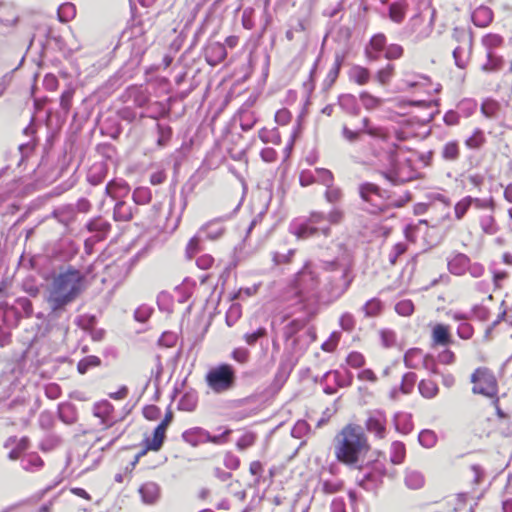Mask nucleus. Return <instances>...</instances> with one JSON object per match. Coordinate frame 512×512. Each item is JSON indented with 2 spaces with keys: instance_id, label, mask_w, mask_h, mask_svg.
Segmentation results:
<instances>
[{
  "instance_id": "nucleus-58",
  "label": "nucleus",
  "mask_w": 512,
  "mask_h": 512,
  "mask_svg": "<svg viewBox=\"0 0 512 512\" xmlns=\"http://www.w3.org/2000/svg\"><path fill=\"white\" fill-rule=\"evenodd\" d=\"M499 110V104L495 100L487 99L481 105V112L488 118L496 116Z\"/></svg>"
},
{
  "instance_id": "nucleus-59",
  "label": "nucleus",
  "mask_w": 512,
  "mask_h": 512,
  "mask_svg": "<svg viewBox=\"0 0 512 512\" xmlns=\"http://www.w3.org/2000/svg\"><path fill=\"white\" fill-rule=\"evenodd\" d=\"M75 14V7L72 3H64L58 8V18L61 22H67Z\"/></svg>"
},
{
  "instance_id": "nucleus-31",
  "label": "nucleus",
  "mask_w": 512,
  "mask_h": 512,
  "mask_svg": "<svg viewBox=\"0 0 512 512\" xmlns=\"http://www.w3.org/2000/svg\"><path fill=\"white\" fill-rule=\"evenodd\" d=\"M349 77L358 85H365L370 79V72L367 68L355 65L350 69Z\"/></svg>"
},
{
  "instance_id": "nucleus-45",
  "label": "nucleus",
  "mask_w": 512,
  "mask_h": 512,
  "mask_svg": "<svg viewBox=\"0 0 512 512\" xmlns=\"http://www.w3.org/2000/svg\"><path fill=\"white\" fill-rule=\"evenodd\" d=\"M324 197L328 203L335 206L338 203H340L343 198L342 189L337 186H334L333 184L326 186Z\"/></svg>"
},
{
  "instance_id": "nucleus-37",
  "label": "nucleus",
  "mask_w": 512,
  "mask_h": 512,
  "mask_svg": "<svg viewBox=\"0 0 512 512\" xmlns=\"http://www.w3.org/2000/svg\"><path fill=\"white\" fill-rule=\"evenodd\" d=\"M406 456L405 445L400 441H395L391 444L390 461L395 464L403 463Z\"/></svg>"
},
{
  "instance_id": "nucleus-12",
  "label": "nucleus",
  "mask_w": 512,
  "mask_h": 512,
  "mask_svg": "<svg viewBox=\"0 0 512 512\" xmlns=\"http://www.w3.org/2000/svg\"><path fill=\"white\" fill-rule=\"evenodd\" d=\"M138 492L141 496L142 502L146 505H153L157 503L161 497V488L153 481L143 483L139 487Z\"/></svg>"
},
{
  "instance_id": "nucleus-1",
  "label": "nucleus",
  "mask_w": 512,
  "mask_h": 512,
  "mask_svg": "<svg viewBox=\"0 0 512 512\" xmlns=\"http://www.w3.org/2000/svg\"><path fill=\"white\" fill-rule=\"evenodd\" d=\"M339 250H343L342 256L333 260L322 259L321 268L327 274L324 279L321 297L332 302L339 299L350 287L354 276L352 275V262L349 255H345L343 244H336Z\"/></svg>"
},
{
  "instance_id": "nucleus-50",
  "label": "nucleus",
  "mask_w": 512,
  "mask_h": 512,
  "mask_svg": "<svg viewBox=\"0 0 512 512\" xmlns=\"http://www.w3.org/2000/svg\"><path fill=\"white\" fill-rule=\"evenodd\" d=\"M472 206L479 210H487L488 212L495 211V201L493 197L477 198L472 197Z\"/></svg>"
},
{
  "instance_id": "nucleus-9",
  "label": "nucleus",
  "mask_w": 512,
  "mask_h": 512,
  "mask_svg": "<svg viewBox=\"0 0 512 512\" xmlns=\"http://www.w3.org/2000/svg\"><path fill=\"white\" fill-rule=\"evenodd\" d=\"M360 198L371 206L369 210L375 213L384 206L386 191L382 190L378 185L371 182H364L358 188Z\"/></svg>"
},
{
  "instance_id": "nucleus-34",
  "label": "nucleus",
  "mask_w": 512,
  "mask_h": 512,
  "mask_svg": "<svg viewBox=\"0 0 512 512\" xmlns=\"http://www.w3.org/2000/svg\"><path fill=\"white\" fill-rule=\"evenodd\" d=\"M267 337V329L263 326L244 333L243 339L248 346L256 345L261 339Z\"/></svg>"
},
{
  "instance_id": "nucleus-7",
  "label": "nucleus",
  "mask_w": 512,
  "mask_h": 512,
  "mask_svg": "<svg viewBox=\"0 0 512 512\" xmlns=\"http://www.w3.org/2000/svg\"><path fill=\"white\" fill-rule=\"evenodd\" d=\"M49 312L45 317L46 330L56 329L62 335H66L69 329V320L71 314L68 311V304L51 301L46 299Z\"/></svg>"
},
{
  "instance_id": "nucleus-40",
  "label": "nucleus",
  "mask_w": 512,
  "mask_h": 512,
  "mask_svg": "<svg viewBox=\"0 0 512 512\" xmlns=\"http://www.w3.org/2000/svg\"><path fill=\"white\" fill-rule=\"evenodd\" d=\"M504 42V39L499 34L489 33L483 36L481 43L487 50V52H493L494 49L500 47Z\"/></svg>"
},
{
  "instance_id": "nucleus-64",
  "label": "nucleus",
  "mask_w": 512,
  "mask_h": 512,
  "mask_svg": "<svg viewBox=\"0 0 512 512\" xmlns=\"http://www.w3.org/2000/svg\"><path fill=\"white\" fill-rule=\"evenodd\" d=\"M393 71L394 66L391 64H388L386 67L380 69L376 74L378 82L382 85L387 84L393 76Z\"/></svg>"
},
{
  "instance_id": "nucleus-51",
  "label": "nucleus",
  "mask_w": 512,
  "mask_h": 512,
  "mask_svg": "<svg viewBox=\"0 0 512 512\" xmlns=\"http://www.w3.org/2000/svg\"><path fill=\"white\" fill-rule=\"evenodd\" d=\"M421 356L419 348H411L404 355V364L407 368L415 369L418 367V358Z\"/></svg>"
},
{
  "instance_id": "nucleus-43",
  "label": "nucleus",
  "mask_w": 512,
  "mask_h": 512,
  "mask_svg": "<svg viewBox=\"0 0 512 512\" xmlns=\"http://www.w3.org/2000/svg\"><path fill=\"white\" fill-rule=\"evenodd\" d=\"M101 365V359L97 356H86L82 358L77 364V370L80 374H85L89 369Z\"/></svg>"
},
{
  "instance_id": "nucleus-26",
  "label": "nucleus",
  "mask_w": 512,
  "mask_h": 512,
  "mask_svg": "<svg viewBox=\"0 0 512 512\" xmlns=\"http://www.w3.org/2000/svg\"><path fill=\"white\" fill-rule=\"evenodd\" d=\"M44 461L37 453H29L21 458V466L25 471L35 472L40 470Z\"/></svg>"
},
{
  "instance_id": "nucleus-28",
  "label": "nucleus",
  "mask_w": 512,
  "mask_h": 512,
  "mask_svg": "<svg viewBox=\"0 0 512 512\" xmlns=\"http://www.w3.org/2000/svg\"><path fill=\"white\" fill-rule=\"evenodd\" d=\"M128 191V185L124 181L112 180L108 182L105 187V194L112 199H117L118 197L127 194Z\"/></svg>"
},
{
  "instance_id": "nucleus-48",
  "label": "nucleus",
  "mask_w": 512,
  "mask_h": 512,
  "mask_svg": "<svg viewBox=\"0 0 512 512\" xmlns=\"http://www.w3.org/2000/svg\"><path fill=\"white\" fill-rule=\"evenodd\" d=\"M419 443L425 448H432L437 442V435L432 430H422L418 436Z\"/></svg>"
},
{
  "instance_id": "nucleus-22",
  "label": "nucleus",
  "mask_w": 512,
  "mask_h": 512,
  "mask_svg": "<svg viewBox=\"0 0 512 512\" xmlns=\"http://www.w3.org/2000/svg\"><path fill=\"white\" fill-rule=\"evenodd\" d=\"M0 313H2V318L5 324L10 327H16L21 319V314L18 311V308L14 305H9L4 303L0 306Z\"/></svg>"
},
{
  "instance_id": "nucleus-16",
  "label": "nucleus",
  "mask_w": 512,
  "mask_h": 512,
  "mask_svg": "<svg viewBox=\"0 0 512 512\" xmlns=\"http://www.w3.org/2000/svg\"><path fill=\"white\" fill-rule=\"evenodd\" d=\"M470 259L462 253H457L448 261V269L454 275H463L468 269Z\"/></svg>"
},
{
  "instance_id": "nucleus-52",
  "label": "nucleus",
  "mask_w": 512,
  "mask_h": 512,
  "mask_svg": "<svg viewBox=\"0 0 512 512\" xmlns=\"http://www.w3.org/2000/svg\"><path fill=\"white\" fill-rule=\"evenodd\" d=\"M360 100L367 110H374L382 104V99L375 97L368 92L360 93Z\"/></svg>"
},
{
  "instance_id": "nucleus-6",
  "label": "nucleus",
  "mask_w": 512,
  "mask_h": 512,
  "mask_svg": "<svg viewBox=\"0 0 512 512\" xmlns=\"http://www.w3.org/2000/svg\"><path fill=\"white\" fill-rule=\"evenodd\" d=\"M205 380L213 392L223 393L234 387L236 381L235 370L229 364H220L207 372Z\"/></svg>"
},
{
  "instance_id": "nucleus-25",
  "label": "nucleus",
  "mask_w": 512,
  "mask_h": 512,
  "mask_svg": "<svg viewBox=\"0 0 512 512\" xmlns=\"http://www.w3.org/2000/svg\"><path fill=\"white\" fill-rule=\"evenodd\" d=\"M329 375L334 376V381L340 388L349 387L353 383V374L348 369H345L344 372L339 370L328 371L323 375V379L327 378Z\"/></svg>"
},
{
  "instance_id": "nucleus-46",
  "label": "nucleus",
  "mask_w": 512,
  "mask_h": 512,
  "mask_svg": "<svg viewBox=\"0 0 512 512\" xmlns=\"http://www.w3.org/2000/svg\"><path fill=\"white\" fill-rule=\"evenodd\" d=\"M14 306L18 308V311L21 314V318H30L33 314L32 302L26 297H18L15 300Z\"/></svg>"
},
{
  "instance_id": "nucleus-8",
  "label": "nucleus",
  "mask_w": 512,
  "mask_h": 512,
  "mask_svg": "<svg viewBox=\"0 0 512 512\" xmlns=\"http://www.w3.org/2000/svg\"><path fill=\"white\" fill-rule=\"evenodd\" d=\"M471 382L474 383L472 391L474 394H481L486 397H494L497 394V382L495 377L485 368H478L471 375Z\"/></svg>"
},
{
  "instance_id": "nucleus-33",
  "label": "nucleus",
  "mask_w": 512,
  "mask_h": 512,
  "mask_svg": "<svg viewBox=\"0 0 512 512\" xmlns=\"http://www.w3.org/2000/svg\"><path fill=\"white\" fill-rule=\"evenodd\" d=\"M340 107L351 115H358L360 108L357 104L356 98L353 95L346 94L339 97Z\"/></svg>"
},
{
  "instance_id": "nucleus-2",
  "label": "nucleus",
  "mask_w": 512,
  "mask_h": 512,
  "mask_svg": "<svg viewBox=\"0 0 512 512\" xmlns=\"http://www.w3.org/2000/svg\"><path fill=\"white\" fill-rule=\"evenodd\" d=\"M369 449L367 437L358 425H346L334 438L336 459L349 467H358Z\"/></svg>"
},
{
  "instance_id": "nucleus-23",
  "label": "nucleus",
  "mask_w": 512,
  "mask_h": 512,
  "mask_svg": "<svg viewBox=\"0 0 512 512\" xmlns=\"http://www.w3.org/2000/svg\"><path fill=\"white\" fill-rule=\"evenodd\" d=\"M208 437V431L196 427L190 430L185 431L182 434V438L185 442L189 443L192 446H197L200 443H205Z\"/></svg>"
},
{
  "instance_id": "nucleus-35",
  "label": "nucleus",
  "mask_w": 512,
  "mask_h": 512,
  "mask_svg": "<svg viewBox=\"0 0 512 512\" xmlns=\"http://www.w3.org/2000/svg\"><path fill=\"white\" fill-rule=\"evenodd\" d=\"M52 215L59 223L63 224L65 227H68L75 218L74 210L71 207L57 209L53 212Z\"/></svg>"
},
{
  "instance_id": "nucleus-10",
  "label": "nucleus",
  "mask_w": 512,
  "mask_h": 512,
  "mask_svg": "<svg viewBox=\"0 0 512 512\" xmlns=\"http://www.w3.org/2000/svg\"><path fill=\"white\" fill-rule=\"evenodd\" d=\"M366 430L377 438L383 439L386 435V418L383 413H372L365 422Z\"/></svg>"
},
{
  "instance_id": "nucleus-56",
  "label": "nucleus",
  "mask_w": 512,
  "mask_h": 512,
  "mask_svg": "<svg viewBox=\"0 0 512 512\" xmlns=\"http://www.w3.org/2000/svg\"><path fill=\"white\" fill-rule=\"evenodd\" d=\"M306 322L300 319H294L284 327V336L286 339L293 337L298 331H300Z\"/></svg>"
},
{
  "instance_id": "nucleus-49",
  "label": "nucleus",
  "mask_w": 512,
  "mask_h": 512,
  "mask_svg": "<svg viewBox=\"0 0 512 512\" xmlns=\"http://www.w3.org/2000/svg\"><path fill=\"white\" fill-rule=\"evenodd\" d=\"M259 138L263 143H280V134L277 129L262 128L259 131Z\"/></svg>"
},
{
  "instance_id": "nucleus-53",
  "label": "nucleus",
  "mask_w": 512,
  "mask_h": 512,
  "mask_svg": "<svg viewBox=\"0 0 512 512\" xmlns=\"http://www.w3.org/2000/svg\"><path fill=\"white\" fill-rule=\"evenodd\" d=\"M377 482V477L372 473H365L362 477L357 479L358 485L367 491L374 490L377 486Z\"/></svg>"
},
{
  "instance_id": "nucleus-36",
  "label": "nucleus",
  "mask_w": 512,
  "mask_h": 512,
  "mask_svg": "<svg viewBox=\"0 0 512 512\" xmlns=\"http://www.w3.org/2000/svg\"><path fill=\"white\" fill-rule=\"evenodd\" d=\"M487 61L481 67L484 72H495L502 68L503 58L494 52H487Z\"/></svg>"
},
{
  "instance_id": "nucleus-18",
  "label": "nucleus",
  "mask_w": 512,
  "mask_h": 512,
  "mask_svg": "<svg viewBox=\"0 0 512 512\" xmlns=\"http://www.w3.org/2000/svg\"><path fill=\"white\" fill-rule=\"evenodd\" d=\"M452 342L448 326L436 324L432 330L433 346H447Z\"/></svg>"
},
{
  "instance_id": "nucleus-41",
  "label": "nucleus",
  "mask_w": 512,
  "mask_h": 512,
  "mask_svg": "<svg viewBox=\"0 0 512 512\" xmlns=\"http://www.w3.org/2000/svg\"><path fill=\"white\" fill-rule=\"evenodd\" d=\"M485 142L486 137L483 130L477 128L474 130L473 134L465 140V145L469 149H479L484 145Z\"/></svg>"
},
{
  "instance_id": "nucleus-13",
  "label": "nucleus",
  "mask_w": 512,
  "mask_h": 512,
  "mask_svg": "<svg viewBox=\"0 0 512 512\" xmlns=\"http://www.w3.org/2000/svg\"><path fill=\"white\" fill-rule=\"evenodd\" d=\"M126 275V267L123 263L113 262L104 268L102 283L118 284Z\"/></svg>"
},
{
  "instance_id": "nucleus-19",
  "label": "nucleus",
  "mask_w": 512,
  "mask_h": 512,
  "mask_svg": "<svg viewBox=\"0 0 512 512\" xmlns=\"http://www.w3.org/2000/svg\"><path fill=\"white\" fill-rule=\"evenodd\" d=\"M471 19L475 26L486 27L493 20V12L487 6H480L473 11Z\"/></svg>"
},
{
  "instance_id": "nucleus-30",
  "label": "nucleus",
  "mask_w": 512,
  "mask_h": 512,
  "mask_svg": "<svg viewBox=\"0 0 512 512\" xmlns=\"http://www.w3.org/2000/svg\"><path fill=\"white\" fill-rule=\"evenodd\" d=\"M133 215L132 206L124 201L115 204L113 217L116 221H129Z\"/></svg>"
},
{
  "instance_id": "nucleus-15",
  "label": "nucleus",
  "mask_w": 512,
  "mask_h": 512,
  "mask_svg": "<svg viewBox=\"0 0 512 512\" xmlns=\"http://www.w3.org/2000/svg\"><path fill=\"white\" fill-rule=\"evenodd\" d=\"M165 433H166V430L163 429L162 426H157L154 429L152 439H150V438L145 439L146 448L136 456L135 461L133 462V465L138 461L140 456H142L146 453L147 450L158 451L163 445V442L165 439Z\"/></svg>"
},
{
  "instance_id": "nucleus-11",
  "label": "nucleus",
  "mask_w": 512,
  "mask_h": 512,
  "mask_svg": "<svg viewBox=\"0 0 512 512\" xmlns=\"http://www.w3.org/2000/svg\"><path fill=\"white\" fill-rule=\"evenodd\" d=\"M114 408L112 404L107 401L97 402L93 406V415L100 419L101 424L104 428H109L115 423V419L113 418Z\"/></svg>"
},
{
  "instance_id": "nucleus-5",
  "label": "nucleus",
  "mask_w": 512,
  "mask_h": 512,
  "mask_svg": "<svg viewBox=\"0 0 512 512\" xmlns=\"http://www.w3.org/2000/svg\"><path fill=\"white\" fill-rule=\"evenodd\" d=\"M320 285L319 275L312 261L307 260L302 268L294 275L291 281V288L294 294L301 300L306 301L313 297H321L317 289Z\"/></svg>"
},
{
  "instance_id": "nucleus-57",
  "label": "nucleus",
  "mask_w": 512,
  "mask_h": 512,
  "mask_svg": "<svg viewBox=\"0 0 512 512\" xmlns=\"http://www.w3.org/2000/svg\"><path fill=\"white\" fill-rule=\"evenodd\" d=\"M75 90L74 88H68L65 91L62 92L60 97V106L64 113L67 115L71 109L72 106V99L74 96Z\"/></svg>"
},
{
  "instance_id": "nucleus-20",
  "label": "nucleus",
  "mask_w": 512,
  "mask_h": 512,
  "mask_svg": "<svg viewBox=\"0 0 512 512\" xmlns=\"http://www.w3.org/2000/svg\"><path fill=\"white\" fill-rule=\"evenodd\" d=\"M404 483L409 489H421L425 484V477L422 472L412 468H407L405 470Z\"/></svg>"
},
{
  "instance_id": "nucleus-32",
  "label": "nucleus",
  "mask_w": 512,
  "mask_h": 512,
  "mask_svg": "<svg viewBox=\"0 0 512 512\" xmlns=\"http://www.w3.org/2000/svg\"><path fill=\"white\" fill-rule=\"evenodd\" d=\"M493 214L494 212L483 214L479 219V224L482 231L488 235H494L498 231V227Z\"/></svg>"
},
{
  "instance_id": "nucleus-47",
  "label": "nucleus",
  "mask_w": 512,
  "mask_h": 512,
  "mask_svg": "<svg viewBox=\"0 0 512 512\" xmlns=\"http://www.w3.org/2000/svg\"><path fill=\"white\" fill-rule=\"evenodd\" d=\"M472 206V196H466L459 200L454 206V215L457 220H461Z\"/></svg>"
},
{
  "instance_id": "nucleus-62",
  "label": "nucleus",
  "mask_w": 512,
  "mask_h": 512,
  "mask_svg": "<svg viewBox=\"0 0 512 512\" xmlns=\"http://www.w3.org/2000/svg\"><path fill=\"white\" fill-rule=\"evenodd\" d=\"M343 61H344V56L340 55V54H336L334 64L327 75V80H329L330 83H333L337 79L340 69H341V66L343 64Z\"/></svg>"
},
{
  "instance_id": "nucleus-63",
  "label": "nucleus",
  "mask_w": 512,
  "mask_h": 512,
  "mask_svg": "<svg viewBox=\"0 0 512 512\" xmlns=\"http://www.w3.org/2000/svg\"><path fill=\"white\" fill-rule=\"evenodd\" d=\"M386 45V37L382 33H378L374 35L370 41L367 47L372 48L375 52H381Z\"/></svg>"
},
{
  "instance_id": "nucleus-55",
  "label": "nucleus",
  "mask_w": 512,
  "mask_h": 512,
  "mask_svg": "<svg viewBox=\"0 0 512 512\" xmlns=\"http://www.w3.org/2000/svg\"><path fill=\"white\" fill-rule=\"evenodd\" d=\"M417 381V375L413 372L405 373L402 377L400 390L404 394L410 393Z\"/></svg>"
},
{
  "instance_id": "nucleus-27",
  "label": "nucleus",
  "mask_w": 512,
  "mask_h": 512,
  "mask_svg": "<svg viewBox=\"0 0 512 512\" xmlns=\"http://www.w3.org/2000/svg\"><path fill=\"white\" fill-rule=\"evenodd\" d=\"M58 417L59 419L68 425L76 422L77 415L73 404L65 402L58 405Z\"/></svg>"
},
{
  "instance_id": "nucleus-54",
  "label": "nucleus",
  "mask_w": 512,
  "mask_h": 512,
  "mask_svg": "<svg viewBox=\"0 0 512 512\" xmlns=\"http://www.w3.org/2000/svg\"><path fill=\"white\" fill-rule=\"evenodd\" d=\"M363 310L367 317L377 316L382 310V303L377 298L370 299L363 306Z\"/></svg>"
},
{
  "instance_id": "nucleus-24",
  "label": "nucleus",
  "mask_w": 512,
  "mask_h": 512,
  "mask_svg": "<svg viewBox=\"0 0 512 512\" xmlns=\"http://www.w3.org/2000/svg\"><path fill=\"white\" fill-rule=\"evenodd\" d=\"M225 231L224 226L220 223V220H213L202 226L200 233H204L206 238L210 240L219 239Z\"/></svg>"
},
{
  "instance_id": "nucleus-29",
  "label": "nucleus",
  "mask_w": 512,
  "mask_h": 512,
  "mask_svg": "<svg viewBox=\"0 0 512 512\" xmlns=\"http://www.w3.org/2000/svg\"><path fill=\"white\" fill-rule=\"evenodd\" d=\"M363 127L360 129L361 133H365L373 138H379L382 140H387L388 134L385 128L380 126H372L370 125L369 118L365 117L362 120Z\"/></svg>"
},
{
  "instance_id": "nucleus-4",
  "label": "nucleus",
  "mask_w": 512,
  "mask_h": 512,
  "mask_svg": "<svg viewBox=\"0 0 512 512\" xmlns=\"http://www.w3.org/2000/svg\"><path fill=\"white\" fill-rule=\"evenodd\" d=\"M344 212L337 206H334L328 214L319 211H313L303 222L291 226V232L298 239H309L324 236L330 237V225H336L342 222Z\"/></svg>"
},
{
  "instance_id": "nucleus-42",
  "label": "nucleus",
  "mask_w": 512,
  "mask_h": 512,
  "mask_svg": "<svg viewBox=\"0 0 512 512\" xmlns=\"http://www.w3.org/2000/svg\"><path fill=\"white\" fill-rule=\"evenodd\" d=\"M157 145L159 147H165L172 137V128L167 124L157 123Z\"/></svg>"
},
{
  "instance_id": "nucleus-44",
  "label": "nucleus",
  "mask_w": 512,
  "mask_h": 512,
  "mask_svg": "<svg viewBox=\"0 0 512 512\" xmlns=\"http://www.w3.org/2000/svg\"><path fill=\"white\" fill-rule=\"evenodd\" d=\"M132 198L136 204L145 205L151 201L152 193L148 187H137L133 191Z\"/></svg>"
},
{
  "instance_id": "nucleus-38",
  "label": "nucleus",
  "mask_w": 512,
  "mask_h": 512,
  "mask_svg": "<svg viewBox=\"0 0 512 512\" xmlns=\"http://www.w3.org/2000/svg\"><path fill=\"white\" fill-rule=\"evenodd\" d=\"M198 398L196 393L194 392H187L185 393L178 403L179 410L191 412L193 411L197 406Z\"/></svg>"
},
{
  "instance_id": "nucleus-61",
  "label": "nucleus",
  "mask_w": 512,
  "mask_h": 512,
  "mask_svg": "<svg viewBox=\"0 0 512 512\" xmlns=\"http://www.w3.org/2000/svg\"><path fill=\"white\" fill-rule=\"evenodd\" d=\"M395 311L401 316H410L414 312V304L408 299L401 300L395 305Z\"/></svg>"
},
{
  "instance_id": "nucleus-39",
  "label": "nucleus",
  "mask_w": 512,
  "mask_h": 512,
  "mask_svg": "<svg viewBox=\"0 0 512 512\" xmlns=\"http://www.w3.org/2000/svg\"><path fill=\"white\" fill-rule=\"evenodd\" d=\"M418 389L420 394L427 399L434 398L439 391L437 384L432 380H421Z\"/></svg>"
},
{
  "instance_id": "nucleus-3",
  "label": "nucleus",
  "mask_w": 512,
  "mask_h": 512,
  "mask_svg": "<svg viewBox=\"0 0 512 512\" xmlns=\"http://www.w3.org/2000/svg\"><path fill=\"white\" fill-rule=\"evenodd\" d=\"M85 290V275L69 266L55 275L47 288L46 299L70 305Z\"/></svg>"
},
{
  "instance_id": "nucleus-60",
  "label": "nucleus",
  "mask_w": 512,
  "mask_h": 512,
  "mask_svg": "<svg viewBox=\"0 0 512 512\" xmlns=\"http://www.w3.org/2000/svg\"><path fill=\"white\" fill-rule=\"evenodd\" d=\"M389 17L395 23H401L405 17V12L401 4L392 3L389 7Z\"/></svg>"
},
{
  "instance_id": "nucleus-17",
  "label": "nucleus",
  "mask_w": 512,
  "mask_h": 512,
  "mask_svg": "<svg viewBox=\"0 0 512 512\" xmlns=\"http://www.w3.org/2000/svg\"><path fill=\"white\" fill-rule=\"evenodd\" d=\"M107 175V165L104 162L94 163L87 174V181L93 185L101 184Z\"/></svg>"
},
{
  "instance_id": "nucleus-21",
  "label": "nucleus",
  "mask_w": 512,
  "mask_h": 512,
  "mask_svg": "<svg viewBox=\"0 0 512 512\" xmlns=\"http://www.w3.org/2000/svg\"><path fill=\"white\" fill-rule=\"evenodd\" d=\"M440 156L445 162H457L460 158L459 143L455 140L446 142L441 148Z\"/></svg>"
},
{
  "instance_id": "nucleus-14",
  "label": "nucleus",
  "mask_w": 512,
  "mask_h": 512,
  "mask_svg": "<svg viewBox=\"0 0 512 512\" xmlns=\"http://www.w3.org/2000/svg\"><path fill=\"white\" fill-rule=\"evenodd\" d=\"M86 228L89 232L95 234L94 237L96 241H100L103 240L109 233L111 229V224L107 220L101 217H97L90 220L86 224Z\"/></svg>"
}]
</instances>
